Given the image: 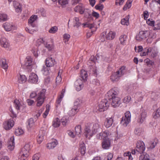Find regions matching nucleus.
Returning a JSON list of instances; mask_svg holds the SVG:
<instances>
[{"label":"nucleus","instance_id":"19","mask_svg":"<svg viewBox=\"0 0 160 160\" xmlns=\"http://www.w3.org/2000/svg\"><path fill=\"white\" fill-rule=\"evenodd\" d=\"M74 87L77 91H80L83 87V81L80 79L77 80L74 82Z\"/></svg>","mask_w":160,"mask_h":160},{"label":"nucleus","instance_id":"40","mask_svg":"<svg viewBox=\"0 0 160 160\" xmlns=\"http://www.w3.org/2000/svg\"><path fill=\"white\" fill-rule=\"evenodd\" d=\"M116 35L115 32L112 31H110L106 35V37L107 39L112 40L114 38Z\"/></svg>","mask_w":160,"mask_h":160},{"label":"nucleus","instance_id":"4","mask_svg":"<svg viewBox=\"0 0 160 160\" xmlns=\"http://www.w3.org/2000/svg\"><path fill=\"white\" fill-rule=\"evenodd\" d=\"M145 149V146L144 142L141 141H138L136 144V147L135 149L132 150L131 153L132 154H135L137 152L142 153Z\"/></svg>","mask_w":160,"mask_h":160},{"label":"nucleus","instance_id":"60","mask_svg":"<svg viewBox=\"0 0 160 160\" xmlns=\"http://www.w3.org/2000/svg\"><path fill=\"white\" fill-rule=\"evenodd\" d=\"M58 29V28L57 26H53L51 28L48 30V32L50 33L54 34L57 32Z\"/></svg>","mask_w":160,"mask_h":160},{"label":"nucleus","instance_id":"23","mask_svg":"<svg viewBox=\"0 0 160 160\" xmlns=\"http://www.w3.org/2000/svg\"><path fill=\"white\" fill-rule=\"evenodd\" d=\"M111 102V105L113 107L119 106L121 103V99L118 97H116L110 100Z\"/></svg>","mask_w":160,"mask_h":160},{"label":"nucleus","instance_id":"50","mask_svg":"<svg viewBox=\"0 0 160 160\" xmlns=\"http://www.w3.org/2000/svg\"><path fill=\"white\" fill-rule=\"evenodd\" d=\"M60 124V122L59 119L58 118H55L53 121L52 126L55 128H57L59 126Z\"/></svg>","mask_w":160,"mask_h":160},{"label":"nucleus","instance_id":"49","mask_svg":"<svg viewBox=\"0 0 160 160\" xmlns=\"http://www.w3.org/2000/svg\"><path fill=\"white\" fill-rule=\"evenodd\" d=\"M58 4L62 8H64L68 4V0H58Z\"/></svg>","mask_w":160,"mask_h":160},{"label":"nucleus","instance_id":"8","mask_svg":"<svg viewBox=\"0 0 160 160\" xmlns=\"http://www.w3.org/2000/svg\"><path fill=\"white\" fill-rule=\"evenodd\" d=\"M84 28L88 27L92 29L91 32H88L87 33V37L88 38H90L92 35L93 32L96 30L97 28L95 26V25L93 23H90L88 22L84 23L82 24Z\"/></svg>","mask_w":160,"mask_h":160},{"label":"nucleus","instance_id":"5","mask_svg":"<svg viewBox=\"0 0 160 160\" xmlns=\"http://www.w3.org/2000/svg\"><path fill=\"white\" fill-rule=\"evenodd\" d=\"M81 101L80 100L77 99L74 103V106L68 112L69 115L72 116L74 115L78 112L79 107Z\"/></svg>","mask_w":160,"mask_h":160},{"label":"nucleus","instance_id":"31","mask_svg":"<svg viewBox=\"0 0 160 160\" xmlns=\"http://www.w3.org/2000/svg\"><path fill=\"white\" fill-rule=\"evenodd\" d=\"M113 122L112 117L106 118L104 123L105 127L107 128L110 127L112 125Z\"/></svg>","mask_w":160,"mask_h":160},{"label":"nucleus","instance_id":"32","mask_svg":"<svg viewBox=\"0 0 160 160\" xmlns=\"http://www.w3.org/2000/svg\"><path fill=\"white\" fill-rule=\"evenodd\" d=\"M121 77L117 72L113 73L111 76L110 79L112 82H116L118 81Z\"/></svg>","mask_w":160,"mask_h":160},{"label":"nucleus","instance_id":"20","mask_svg":"<svg viewBox=\"0 0 160 160\" xmlns=\"http://www.w3.org/2000/svg\"><path fill=\"white\" fill-rule=\"evenodd\" d=\"M9 2H13V7L15 11L17 12H21L22 11V6L18 2L14 0H8Z\"/></svg>","mask_w":160,"mask_h":160},{"label":"nucleus","instance_id":"12","mask_svg":"<svg viewBox=\"0 0 160 160\" xmlns=\"http://www.w3.org/2000/svg\"><path fill=\"white\" fill-rule=\"evenodd\" d=\"M2 27L7 32L15 30L16 29V26L12 22H6L2 24Z\"/></svg>","mask_w":160,"mask_h":160},{"label":"nucleus","instance_id":"2","mask_svg":"<svg viewBox=\"0 0 160 160\" xmlns=\"http://www.w3.org/2000/svg\"><path fill=\"white\" fill-rule=\"evenodd\" d=\"M32 147L30 142L27 143L20 150L18 156V160H27L30 155L29 151Z\"/></svg>","mask_w":160,"mask_h":160},{"label":"nucleus","instance_id":"7","mask_svg":"<svg viewBox=\"0 0 160 160\" xmlns=\"http://www.w3.org/2000/svg\"><path fill=\"white\" fill-rule=\"evenodd\" d=\"M131 115L129 111L126 112L125 113V116L122 118L121 123L124 126L126 127L129 124L131 121Z\"/></svg>","mask_w":160,"mask_h":160},{"label":"nucleus","instance_id":"29","mask_svg":"<svg viewBox=\"0 0 160 160\" xmlns=\"http://www.w3.org/2000/svg\"><path fill=\"white\" fill-rule=\"evenodd\" d=\"M85 9L84 6L82 4H79L76 6L74 9L75 12H79L81 14L84 13V11Z\"/></svg>","mask_w":160,"mask_h":160},{"label":"nucleus","instance_id":"10","mask_svg":"<svg viewBox=\"0 0 160 160\" xmlns=\"http://www.w3.org/2000/svg\"><path fill=\"white\" fill-rule=\"evenodd\" d=\"M118 92L114 89H112L109 90L106 95L108 99L110 100L116 97H118Z\"/></svg>","mask_w":160,"mask_h":160},{"label":"nucleus","instance_id":"3","mask_svg":"<svg viewBox=\"0 0 160 160\" xmlns=\"http://www.w3.org/2000/svg\"><path fill=\"white\" fill-rule=\"evenodd\" d=\"M38 18L36 15H32L28 20V24L29 28H26V31L31 34H33L34 32L38 31V28L37 24L35 22Z\"/></svg>","mask_w":160,"mask_h":160},{"label":"nucleus","instance_id":"37","mask_svg":"<svg viewBox=\"0 0 160 160\" xmlns=\"http://www.w3.org/2000/svg\"><path fill=\"white\" fill-rule=\"evenodd\" d=\"M127 36L125 34H122L121 35L119 38V40L120 43L122 45H125L126 44L127 40Z\"/></svg>","mask_w":160,"mask_h":160},{"label":"nucleus","instance_id":"27","mask_svg":"<svg viewBox=\"0 0 160 160\" xmlns=\"http://www.w3.org/2000/svg\"><path fill=\"white\" fill-rule=\"evenodd\" d=\"M14 103L15 108L18 110L23 108V103L21 102L19 100L17 99L15 100L14 101Z\"/></svg>","mask_w":160,"mask_h":160},{"label":"nucleus","instance_id":"42","mask_svg":"<svg viewBox=\"0 0 160 160\" xmlns=\"http://www.w3.org/2000/svg\"><path fill=\"white\" fill-rule=\"evenodd\" d=\"M129 15L126 16L124 18L122 19L121 20V23L122 25H124L128 26L129 24Z\"/></svg>","mask_w":160,"mask_h":160},{"label":"nucleus","instance_id":"28","mask_svg":"<svg viewBox=\"0 0 160 160\" xmlns=\"http://www.w3.org/2000/svg\"><path fill=\"white\" fill-rule=\"evenodd\" d=\"M58 144V141L56 139H54L52 142L48 143L46 147L48 149H52L55 147Z\"/></svg>","mask_w":160,"mask_h":160},{"label":"nucleus","instance_id":"41","mask_svg":"<svg viewBox=\"0 0 160 160\" xmlns=\"http://www.w3.org/2000/svg\"><path fill=\"white\" fill-rule=\"evenodd\" d=\"M81 77L83 81H87L88 78L87 72L84 70H81Z\"/></svg>","mask_w":160,"mask_h":160},{"label":"nucleus","instance_id":"30","mask_svg":"<svg viewBox=\"0 0 160 160\" xmlns=\"http://www.w3.org/2000/svg\"><path fill=\"white\" fill-rule=\"evenodd\" d=\"M27 127L28 130H30L35 125V122L34 119L32 118L28 119L26 122Z\"/></svg>","mask_w":160,"mask_h":160},{"label":"nucleus","instance_id":"6","mask_svg":"<svg viewBox=\"0 0 160 160\" xmlns=\"http://www.w3.org/2000/svg\"><path fill=\"white\" fill-rule=\"evenodd\" d=\"M150 34L149 31H141L136 35V39L138 41H141L147 38Z\"/></svg>","mask_w":160,"mask_h":160},{"label":"nucleus","instance_id":"22","mask_svg":"<svg viewBox=\"0 0 160 160\" xmlns=\"http://www.w3.org/2000/svg\"><path fill=\"white\" fill-rule=\"evenodd\" d=\"M8 148L10 151L12 150L15 146L14 138L13 136H11L9 138L8 143Z\"/></svg>","mask_w":160,"mask_h":160},{"label":"nucleus","instance_id":"55","mask_svg":"<svg viewBox=\"0 0 160 160\" xmlns=\"http://www.w3.org/2000/svg\"><path fill=\"white\" fill-rule=\"evenodd\" d=\"M8 20V16L5 13H0V22H2Z\"/></svg>","mask_w":160,"mask_h":160},{"label":"nucleus","instance_id":"64","mask_svg":"<svg viewBox=\"0 0 160 160\" xmlns=\"http://www.w3.org/2000/svg\"><path fill=\"white\" fill-rule=\"evenodd\" d=\"M123 102L124 103H128L131 101V98L130 96H127L125 97L123 99Z\"/></svg>","mask_w":160,"mask_h":160},{"label":"nucleus","instance_id":"21","mask_svg":"<svg viewBox=\"0 0 160 160\" xmlns=\"http://www.w3.org/2000/svg\"><path fill=\"white\" fill-rule=\"evenodd\" d=\"M146 117V112L144 110H142L137 119L138 122L140 124L142 123L145 121Z\"/></svg>","mask_w":160,"mask_h":160},{"label":"nucleus","instance_id":"34","mask_svg":"<svg viewBox=\"0 0 160 160\" xmlns=\"http://www.w3.org/2000/svg\"><path fill=\"white\" fill-rule=\"evenodd\" d=\"M149 55H150L152 57L154 58L156 57L158 53L157 49L155 48L149 47Z\"/></svg>","mask_w":160,"mask_h":160},{"label":"nucleus","instance_id":"36","mask_svg":"<svg viewBox=\"0 0 160 160\" xmlns=\"http://www.w3.org/2000/svg\"><path fill=\"white\" fill-rule=\"evenodd\" d=\"M18 81L20 83H24L27 80V78L24 75H19L17 76Z\"/></svg>","mask_w":160,"mask_h":160},{"label":"nucleus","instance_id":"17","mask_svg":"<svg viewBox=\"0 0 160 160\" xmlns=\"http://www.w3.org/2000/svg\"><path fill=\"white\" fill-rule=\"evenodd\" d=\"M111 140L108 138L104 139L102 142V147L104 149H108L111 146Z\"/></svg>","mask_w":160,"mask_h":160},{"label":"nucleus","instance_id":"24","mask_svg":"<svg viewBox=\"0 0 160 160\" xmlns=\"http://www.w3.org/2000/svg\"><path fill=\"white\" fill-rule=\"evenodd\" d=\"M46 65L49 67H53L56 62L54 58L51 57H48L45 60Z\"/></svg>","mask_w":160,"mask_h":160},{"label":"nucleus","instance_id":"56","mask_svg":"<svg viewBox=\"0 0 160 160\" xmlns=\"http://www.w3.org/2000/svg\"><path fill=\"white\" fill-rule=\"evenodd\" d=\"M70 38V35L68 33L64 34L63 35L64 42L66 44L68 43V42L69 41Z\"/></svg>","mask_w":160,"mask_h":160},{"label":"nucleus","instance_id":"52","mask_svg":"<svg viewBox=\"0 0 160 160\" xmlns=\"http://www.w3.org/2000/svg\"><path fill=\"white\" fill-rule=\"evenodd\" d=\"M143 130L142 128H137L134 130V133L137 135H140L143 134Z\"/></svg>","mask_w":160,"mask_h":160},{"label":"nucleus","instance_id":"62","mask_svg":"<svg viewBox=\"0 0 160 160\" xmlns=\"http://www.w3.org/2000/svg\"><path fill=\"white\" fill-rule=\"evenodd\" d=\"M50 108V106L49 105H47L45 111L43 114V117L44 118H45L48 115Z\"/></svg>","mask_w":160,"mask_h":160},{"label":"nucleus","instance_id":"53","mask_svg":"<svg viewBox=\"0 0 160 160\" xmlns=\"http://www.w3.org/2000/svg\"><path fill=\"white\" fill-rule=\"evenodd\" d=\"M153 117L154 118L157 119L160 117V107L158 108L153 114Z\"/></svg>","mask_w":160,"mask_h":160},{"label":"nucleus","instance_id":"46","mask_svg":"<svg viewBox=\"0 0 160 160\" xmlns=\"http://www.w3.org/2000/svg\"><path fill=\"white\" fill-rule=\"evenodd\" d=\"M81 129V126L80 125L77 126L75 128L76 134L78 135V137H80L82 133Z\"/></svg>","mask_w":160,"mask_h":160},{"label":"nucleus","instance_id":"59","mask_svg":"<svg viewBox=\"0 0 160 160\" xmlns=\"http://www.w3.org/2000/svg\"><path fill=\"white\" fill-rule=\"evenodd\" d=\"M149 47H147L145 48L143 52H141L140 53V55L141 56H145L147 55H149Z\"/></svg>","mask_w":160,"mask_h":160},{"label":"nucleus","instance_id":"48","mask_svg":"<svg viewBox=\"0 0 160 160\" xmlns=\"http://www.w3.org/2000/svg\"><path fill=\"white\" fill-rule=\"evenodd\" d=\"M157 143L158 140L157 139L151 141L149 143V146L148 148L150 149L154 148L157 144Z\"/></svg>","mask_w":160,"mask_h":160},{"label":"nucleus","instance_id":"26","mask_svg":"<svg viewBox=\"0 0 160 160\" xmlns=\"http://www.w3.org/2000/svg\"><path fill=\"white\" fill-rule=\"evenodd\" d=\"M0 43L1 46L5 48H8L10 46V44L8 41L4 38H1Z\"/></svg>","mask_w":160,"mask_h":160},{"label":"nucleus","instance_id":"16","mask_svg":"<svg viewBox=\"0 0 160 160\" xmlns=\"http://www.w3.org/2000/svg\"><path fill=\"white\" fill-rule=\"evenodd\" d=\"M110 132L108 131H105L102 132L96 135V138L97 139L99 140L105 139L108 137Z\"/></svg>","mask_w":160,"mask_h":160},{"label":"nucleus","instance_id":"43","mask_svg":"<svg viewBox=\"0 0 160 160\" xmlns=\"http://www.w3.org/2000/svg\"><path fill=\"white\" fill-rule=\"evenodd\" d=\"M0 64L1 67L4 69H6L8 67V64L6 62V59L2 58L0 60Z\"/></svg>","mask_w":160,"mask_h":160},{"label":"nucleus","instance_id":"51","mask_svg":"<svg viewBox=\"0 0 160 160\" xmlns=\"http://www.w3.org/2000/svg\"><path fill=\"white\" fill-rule=\"evenodd\" d=\"M132 0H128L125 5L123 8V10L124 11L128 9L131 8L132 6Z\"/></svg>","mask_w":160,"mask_h":160},{"label":"nucleus","instance_id":"58","mask_svg":"<svg viewBox=\"0 0 160 160\" xmlns=\"http://www.w3.org/2000/svg\"><path fill=\"white\" fill-rule=\"evenodd\" d=\"M68 121V117L65 116L61 119V122L63 125L65 126Z\"/></svg>","mask_w":160,"mask_h":160},{"label":"nucleus","instance_id":"1","mask_svg":"<svg viewBox=\"0 0 160 160\" xmlns=\"http://www.w3.org/2000/svg\"><path fill=\"white\" fill-rule=\"evenodd\" d=\"M46 92V90L43 89L40 91L37 95L35 92L33 91L30 94V97L31 98H32L37 96V105L38 106L40 107L42 105L44 102L45 98Z\"/></svg>","mask_w":160,"mask_h":160},{"label":"nucleus","instance_id":"33","mask_svg":"<svg viewBox=\"0 0 160 160\" xmlns=\"http://www.w3.org/2000/svg\"><path fill=\"white\" fill-rule=\"evenodd\" d=\"M50 68L47 66H43L41 71L43 75L46 76L49 74L51 72Z\"/></svg>","mask_w":160,"mask_h":160},{"label":"nucleus","instance_id":"9","mask_svg":"<svg viewBox=\"0 0 160 160\" xmlns=\"http://www.w3.org/2000/svg\"><path fill=\"white\" fill-rule=\"evenodd\" d=\"M14 125V121L12 119H10L5 121L3 123V126L4 129L8 130L11 129Z\"/></svg>","mask_w":160,"mask_h":160},{"label":"nucleus","instance_id":"38","mask_svg":"<svg viewBox=\"0 0 160 160\" xmlns=\"http://www.w3.org/2000/svg\"><path fill=\"white\" fill-rule=\"evenodd\" d=\"M153 158L150 157L146 153L141 155L139 157L140 160H153Z\"/></svg>","mask_w":160,"mask_h":160},{"label":"nucleus","instance_id":"13","mask_svg":"<svg viewBox=\"0 0 160 160\" xmlns=\"http://www.w3.org/2000/svg\"><path fill=\"white\" fill-rule=\"evenodd\" d=\"M95 133L93 132L92 129L90 128L89 127H86L84 130V134L85 136L87 138L90 139L94 135Z\"/></svg>","mask_w":160,"mask_h":160},{"label":"nucleus","instance_id":"11","mask_svg":"<svg viewBox=\"0 0 160 160\" xmlns=\"http://www.w3.org/2000/svg\"><path fill=\"white\" fill-rule=\"evenodd\" d=\"M109 106V104L106 99L102 100L99 105V110L100 112H103L107 110Z\"/></svg>","mask_w":160,"mask_h":160},{"label":"nucleus","instance_id":"63","mask_svg":"<svg viewBox=\"0 0 160 160\" xmlns=\"http://www.w3.org/2000/svg\"><path fill=\"white\" fill-rule=\"evenodd\" d=\"M32 58L29 56L27 57L26 59V65L27 66H30L32 64Z\"/></svg>","mask_w":160,"mask_h":160},{"label":"nucleus","instance_id":"54","mask_svg":"<svg viewBox=\"0 0 160 160\" xmlns=\"http://www.w3.org/2000/svg\"><path fill=\"white\" fill-rule=\"evenodd\" d=\"M84 11V16L87 18H89L92 16V14L90 10L88 9H85Z\"/></svg>","mask_w":160,"mask_h":160},{"label":"nucleus","instance_id":"18","mask_svg":"<svg viewBox=\"0 0 160 160\" xmlns=\"http://www.w3.org/2000/svg\"><path fill=\"white\" fill-rule=\"evenodd\" d=\"M38 79L37 75L34 73H31L29 77L28 81L31 83H36Z\"/></svg>","mask_w":160,"mask_h":160},{"label":"nucleus","instance_id":"15","mask_svg":"<svg viewBox=\"0 0 160 160\" xmlns=\"http://www.w3.org/2000/svg\"><path fill=\"white\" fill-rule=\"evenodd\" d=\"M91 126L92 129L95 134L102 130L100 123L98 121L92 123V124Z\"/></svg>","mask_w":160,"mask_h":160},{"label":"nucleus","instance_id":"57","mask_svg":"<svg viewBox=\"0 0 160 160\" xmlns=\"http://www.w3.org/2000/svg\"><path fill=\"white\" fill-rule=\"evenodd\" d=\"M44 45L49 50H51L54 48V45L52 43L50 44L48 42H45Z\"/></svg>","mask_w":160,"mask_h":160},{"label":"nucleus","instance_id":"61","mask_svg":"<svg viewBox=\"0 0 160 160\" xmlns=\"http://www.w3.org/2000/svg\"><path fill=\"white\" fill-rule=\"evenodd\" d=\"M32 52L35 57H38L39 53H38V48L37 47L33 48L32 50Z\"/></svg>","mask_w":160,"mask_h":160},{"label":"nucleus","instance_id":"44","mask_svg":"<svg viewBox=\"0 0 160 160\" xmlns=\"http://www.w3.org/2000/svg\"><path fill=\"white\" fill-rule=\"evenodd\" d=\"M73 26L78 28L81 25V23L79 22V19L77 17H74L73 19Z\"/></svg>","mask_w":160,"mask_h":160},{"label":"nucleus","instance_id":"47","mask_svg":"<svg viewBox=\"0 0 160 160\" xmlns=\"http://www.w3.org/2000/svg\"><path fill=\"white\" fill-rule=\"evenodd\" d=\"M24 132V131L23 129L20 127H18L16 129L15 133L16 135L19 136L23 134Z\"/></svg>","mask_w":160,"mask_h":160},{"label":"nucleus","instance_id":"45","mask_svg":"<svg viewBox=\"0 0 160 160\" xmlns=\"http://www.w3.org/2000/svg\"><path fill=\"white\" fill-rule=\"evenodd\" d=\"M79 149L81 154L82 155H84L85 153L86 147L85 144L83 142H82L79 145Z\"/></svg>","mask_w":160,"mask_h":160},{"label":"nucleus","instance_id":"14","mask_svg":"<svg viewBox=\"0 0 160 160\" xmlns=\"http://www.w3.org/2000/svg\"><path fill=\"white\" fill-rule=\"evenodd\" d=\"M65 92V90L63 89L61 93L58 98L56 103V109H59L61 108V102L62 100V98L64 96V93Z\"/></svg>","mask_w":160,"mask_h":160},{"label":"nucleus","instance_id":"35","mask_svg":"<svg viewBox=\"0 0 160 160\" xmlns=\"http://www.w3.org/2000/svg\"><path fill=\"white\" fill-rule=\"evenodd\" d=\"M97 60V58L95 57L94 56H92L88 61V64L90 66L94 65L96 63Z\"/></svg>","mask_w":160,"mask_h":160},{"label":"nucleus","instance_id":"39","mask_svg":"<svg viewBox=\"0 0 160 160\" xmlns=\"http://www.w3.org/2000/svg\"><path fill=\"white\" fill-rule=\"evenodd\" d=\"M127 70L124 66H122L118 71H117L118 74L120 75L121 77L125 74L127 72Z\"/></svg>","mask_w":160,"mask_h":160},{"label":"nucleus","instance_id":"25","mask_svg":"<svg viewBox=\"0 0 160 160\" xmlns=\"http://www.w3.org/2000/svg\"><path fill=\"white\" fill-rule=\"evenodd\" d=\"M45 134V131L41 130L37 137V141L38 143L40 144L43 141L44 136Z\"/></svg>","mask_w":160,"mask_h":160}]
</instances>
